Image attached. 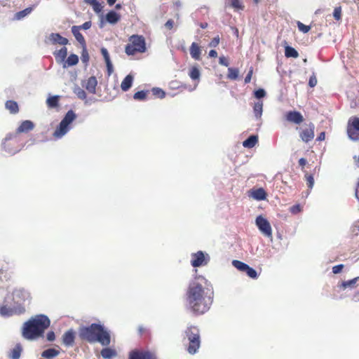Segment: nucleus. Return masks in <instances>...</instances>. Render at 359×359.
<instances>
[{
	"mask_svg": "<svg viewBox=\"0 0 359 359\" xmlns=\"http://www.w3.org/2000/svg\"><path fill=\"white\" fill-rule=\"evenodd\" d=\"M207 280L198 276L191 281L185 293L187 309L198 316L209 311L213 302V292L206 287Z\"/></svg>",
	"mask_w": 359,
	"mask_h": 359,
	"instance_id": "1",
	"label": "nucleus"
},
{
	"mask_svg": "<svg viewBox=\"0 0 359 359\" xmlns=\"http://www.w3.org/2000/svg\"><path fill=\"white\" fill-rule=\"evenodd\" d=\"M79 335L81 339L90 344L100 343L102 346H107L111 343L110 334L104 327L97 323H92L89 326L80 327Z\"/></svg>",
	"mask_w": 359,
	"mask_h": 359,
	"instance_id": "2",
	"label": "nucleus"
},
{
	"mask_svg": "<svg viewBox=\"0 0 359 359\" xmlns=\"http://www.w3.org/2000/svg\"><path fill=\"white\" fill-rule=\"evenodd\" d=\"M50 324V321L46 316L36 315L24 323L22 335L27 339L38 338L43 335Z\"/></svg>",
	"mask_w": 359,
	"mask_h": 359,
	"instance_id": "3",
	"label": "nucleus"
},
{
	"mask_svg": "<svg viewBox=\"0 0 359 359\" xmlns=\"http://www.w3.org/2000/svg\"><path fill=\"white\" fill-rule=\"evenodd\" d=\"M185 337L188 340L187 351L190 354H195L201 346V337L199 329L194 325H190L184 331Z\"/></svg>",
	"mask_w": 359,
	"mask_h": 359,
	"instance_id": "4",
	"label": "nucleus"
},
{
	"mask_svg": "<svg viewBox=\"0 0 359 359\" xmlns=\"http://www.w3.org/2000/svg\"><path fill=\"white\" fill-rule=\"evenodd\" d=\"M128 43L125 47L128 55L143 53L147 50L145 39L142 35L133 34L128 39Z\"/></svg>",
	"mask_w": 359,
	"mask_h": 359,
	"instance_id": "5",
	"label": "nucleus"
},
{
	"mask_svg": "<svg viewBox=\"0 0 359 359\" xmlns=\"http://www.w3.org/2000/svg\"><path fill=\"white\" fill-rule=\"evenodd\" d=\"M76 115L73 110H69L59 126L55 130L53 136L55 139L62 137L70 129L69 125L76 119Z\"/></svg>",
	"mask_w": 359,
	"mask_h": 359,
	"instance_id": "6",
	"label": "nucleus"
},
{
	"mask_svg": "<svg viewBox=\"0 0 359 359\" xmlns=\"http://www.w3.org/2000/svg\"><path fill=\"white\" fill-rule=\"evenodd\" d=\"M314 130L315 126L311 121L304 122L301 126L296 127V130H297L300 139L306 143L311 141L314 138Z\"/></svg>",
	"mask_w": 359,
	"mask_h": 359,
	"instance_id": "7",
	"label": "nucleus"
},
{
	"mask_svg": "<svg viewBox=\"0 0 359 359\" xmlns=\"http://www.w3.org/2000/svg\"><path fill=\"white\" fill-rule=\"evenodd\" d=\"M2 146L9 154H15L20 149V140L17 134H8L4 139Z\"/></svg>",
	"mask_w": 359,
	"mask_h": 359,
	"instance_id": "8",
	"label": "nucleus"
},
{
	"mask_svg": "<svg viewBox=\"0 0 359 359\" xmlns=\"http://www.w3.org/2000/svg\"><path fill=\"white\" fill-rule=\"evenodd\" d=\"M347 135L350 140L359 141V118L351 117L347 124Z\"/></svg>",
	"mask_w": 359,
	"mask_h": 359,
	"instance_id": "9",
	"label": "nucleus"
},
{
	"mask_svg": "<svg viewBox=\"0 0 359 359\" xmlns=\"http://www.w3.org/2000/svg\"><path fill=\"white\" fill-rule=\"evenodd\" d=\"M255 224L263 235L268 238L272 237V229L269 222L262 215L256 217Z\"/></svg>",
	"mask_w": 359,
	"mask_h": 359,
	"instance_id": "10",
	"label": "nucleus"
},
{
	"mask_svg": "<svg viewBox=\"0 0 359 359\" xmlns=\"http://www.w3.org/2000/svg\"><path fill=\"white\" fill-rule=\"evenodd\" d=\"M210 261L208 254H205L203 251H198L191 255V264L194 267H200L205 266Z\"/></svg>",
	"mask_w": 359,
	"mask_h": 359,
	"instance_id": "11",
	"label": "nucleus"
},
{
	"mask_svg": "<svg viewBox=\"0 0 359 359\" xmlns=\"http://www.w3.org/2000/svg\"><path fill=\"white\" fill-rule=\"evenodd\" d=\"M128 359H157V357L149 351L134 350L130 352Z\"/></svg>",
	"mask_w": 359,
	"mask_h": 359,
	"instance_id": "12",
	"label": "nucleus"
},
{
	"mask_svg": "<svg viewBox=\"0 0 359 359\" xmlns=\"http://www.w3.org/2000/svg\"><path fill=\"white\" fill-rule=\"evenodd\" d=\"M76 338V332L73 330L70 329L65 332L62 337V343L67 347L73 346Z\"/></svg>",
	"mask_w": 359,
	"mask_h": 359,
	"instance_id": "13",
	"label": "nucleus"
},
{
	"mask_svg": "<svg viewBox=\"0 0 359 359\" xmlns=\"http://www.w3.org/2000/svg\"><path fill=\"white\" fill-rule=\"evenodd\" d=\"M49 40L52 44H59L65 46L69 43L67 38L62 36L58 33H51L49 36Z\"/></svg>",
	"mask_w": 359,
	"mask_h": 359,
	"instance_id": "14",
	"label": "nucleus"
},
{
	"mask_svg": "<svg viewBox=\"0 0 359 359\" xmlns=\"http://www.w3.org/2000/svg\"><path fill=\"white\" fill-rule=\"evenodd\" d=\"M34 128V123L29 120H26L21 123V124L16 129V133L15 134H17L18 135V134L22 133H28L32 130Z\"/></svg>",
	"mask_w": 359,
	"mask_h": 359,
	"instance_id": "15",
	"label": "nucleus"
},
{
	"mask_svg": "<svg viewBox=\"0 0 359 359\" xmlns=\"http://www.w3.org/2000/svg\"><path fill=\"white\" fill-rule=\"evenodd\" d=\"M189 52L191 57L195 60H201V47L196 42H193L189 48Z\"/></svg>",
	"mask_w": 359,
	"mask_h": 359,
	"instance_id": "16",
	"label": "nucleus"
},
{
	"mask_svg": "<svg viewBox=\"0 0 359 359\" xmlns=\"http://www.w3.org/2000/svg\"><path fill=\"white\" fill-rule=\"evenodd\" d=\"M97 81L95 76L89 77L85 82L83 86L90 93H95Z\"/></svg>",
	"mask_w": 359,
	"mask_h": 359,
	"instance_id": "17",
	"label": "nucleus"
},
{
	"mask_svg": "<svg viewBox=\"0 0 359 359\" xmlns=\"http://www.w3.org/2000/svg\"><path fill=\"white\" fill-rule=\"evenodd\" d=\"M80 30L81 27L74 25L72 27V32L74 36L75 39L82 46L83 48H85L86 46V40L82 34L80 32Z\"/></svg>",
	"mask_w": 359,
	"mask_h": 359,
	"instance_id": "18",
	"label": "nucleus"
},
{
	"mask_svg": "<svg viewBox=\"0 0 359 359\" xmlns=\"http://www.w3.org/2000/svg\"><path fill=\"white\" fill-rule=\"evenodd\" d=\"M250 196L257 201H262L266 199V193L263 188H259L256 189H252L250 191Z\"/></svg>",
	"mask_w": 359,
	"mask_h": 359,
	"instance_id": "19",
	"label": "nucleus"
},
{
	"mask_svg": "<svg viewBox=\"0 0 359 359\" xmlns=\"http://www.w3.org/2000/svg\"><path fill=\"white\" fill-rule=\"evenodd\" d=\"M53 55L55 56L57 62L64 63L67 55V48L64 46L60 50H55L53 53Z\"/></svg>",
	"mask_w": 359,
	"mask_h": 359,
	"instance_id": "20",
	"label": "nucleus"
},
{
	"mask_svg": "<svg viewBox=\"0 0 359 359\" xmlns=\"http://www.w3.org/2000/svg\"><path fill=\"white\" fill-rule=\"evenodd\" d=\"M101 53L104 59L105 62H106L108 73H109V74H111V73L113 71V66H112V64H111V60L109 57V53L105 48H102Z\"/></svg>",
	"mask_w": 359,
	"mask_h": 359,
	"instance_id": "21",
	"label": "nucleus"
},
{
	"mask_svg": "<svg viewBox=\"0 0 359 359\" xmlns=\"http://www.w3.org/2000/svg\"><path fill=\"white\" fill-rule=\"evenodd\" d=\"M5 107L11 114H15L19 112V106L17 102L14 100H8L5 103Z\"/></svg>",
	"mask_w": 359,
	"mask_h": 359,
	"instance_id": "22",
	"label": "nucleus"
},
{
	"mask_svg": "<svg viewBox=\"0 0 359 359\" xmlns=\"http://www.w3.org/2000/svg\"><path fill=\"white\" fill-rule=\"evenodd\" d=\"M133 76L130 74L127 75L121 84V88L123 91L128 90L133 84Z\"/></svg>",
	"mask_w": 359,
	"mask_h": 359,
	"instance_id": "23",
	"label": "nucleus"
},
{
	"mask_svg": "<svg viewBox=\"0 0 359 359\" xmlns=\"http://www.w3.org/2000/svg\"><path fill=\"white\" fill-rule=\"evenodd\" d=\"M359 281V276L352 280L342 282L339 287L341 289H346L347 287L354 288L357 287V283Z\"/></svg>",
	"mask_w": 359,
	"mask_h": 359,
	"instance_id": "24",
	"label": "nucleus"
},
{
	"mask_svg": "<svg viewBox=\"0 0 359 359\" xmlns=\"http://www.w3.org/2000/svg\"><path fill=\"white\" fill-rule=\"evenodd\" d=\"M79 62V57L76 54H70L63 64V67L74 66Z\"/></svg>",
	"mask_w": 359,
	"mask_h": 359,
	"instance_id": "25",
	"label": "nucleus"
},
{
	"mask_svg": "<svg viewBox=\"0 0 359 359\" xmlns=\"http://www.w3.org/2000/svg\"><path fill=\"white\" fill-rule=\"evenodd\" d=\"M59 102H60V96L59 95L50 96L46 100V104L48 108L53 109V108L57 107L59 106Z\"/></svg>",
	"mask_w": 359,
	"mask_h": 359,
	"instance_id": "26",
	"label": "nucleus"
},
{
	"mask_svg": "<svg viewBox=\"0 0 359 359\" xmlns=\"http://www.w3.org/2000/svg\"><path fill=\"white\" fill-rule=\"evenodd\" d=\"M258 142V137L257 135H251L243 142V146L245 148L254 147Z\"/></svg>",
	"mask_w": 359,
	"mask_h": 359,
	"instance_id": "27",
	"label": "nucleus"
},
{
	"mask_svg": "<svg viewBox=\"0 0 359 359\" xmlns=\"http://www.w3.org/2000/svg\"><path fill=\"white\" fill-rule=\"evenodd\" d=\"M106 20L110 24H115L120 20V15L116 12L111 11L106 15Z\"/></svg>",
	"mask_w": 359,
	"mask_h": 359,
	"instance_id": "28",
	"label": "nucleus"
},
{
	"mask_svg": "<svg viewBox=\"0 0 359 359\" xmlns=\"http://www.w3.org/2000/svg\"><path fill=\"white\" fill-rule=\"evenodd\" d=\"M22 346L18 344L10 352L9 358L11 359H19L22 352Z\"/></svg>",
	"mask_w": 359,
	"mask_h": 359,
	"instance_id": "29",
	"label": "nucleus"
},
{
	"mask_svg": "<svg viewBox=\"0 0 359 359\" xmlns=\"http://www.w3.org/2000/svg\"><path fill=\"white\" fill-rule=\"evenodd\" d=\"M116 351L110 348H104L101 351V355L105 359H111L116 355Z\"/></svg>",
	"mask_w": 359,
	"mask_h": 359,
	"instance_id": "30",
	"label": "nucleus"
},
{
	"mask_svg": "<svg viewBox=\"0 0 359 359\" xmlns=\"http://www.w3.org/2000/svg\"><path fill=\"white\" fill-rule=\"evenodd\" d=\"M253 111L256 118H260L263 111V102L258 101L255 102L253 107Z\"/></svg>",
	"mask_w": 359,
	"mask_h": 359,
	"instance_id": "31",
	"label": "nucleus"
},
{
	"mask_svg": "<svg viewBox=\"0 0 359 359\" xmlns=\"http://www.w3.org/2000/svg\"><path fill=\"white\" fill-rule=\"evenodd\" d=\"M84 2L90 5L93 11L97 13H100L102 9V4L97 0H84Z\"/></svg>",
	"mask_w": 359,
	"mask_h": 359,
	"instance_id": "32",
	"label": "nucleus"
},
{
	"mask_svg": "<svg viewBox=\"0 0 359 359\" xmlns=\"http://www.w3.org/2000/svg\"><path fill=\"white\" fill-rule=\"evenodd\" d=\"M305 121L304 116L299 111H293V123L301 126Z\"/></svg>",
	"mask_w": 359,
	"mask_h": 359,
	"instance_id": "33",
	"label": "nucleus"
},
{
	"mask_svg": "<svg viewBox=\"0 0 359 359\" xmlns=\"http://www.w3.org/2000/svg\"><path fill=\"white\" fill-rule=\"evenodd\" d=\"M189 76L190 78L194 80H199L201 76V72L197 67H191L189 69Z\"/></svg>",
	"mask_w": 359,
	"mask_h": 359,
	"instance_id": "34",
	"label": "nucleus"
},
{
	"mask_svg": "<svg viewBox=\"0 0 359 359\" xmlns=\"http://www.w3.org/2000/svg\"><path fill=\"white\" fill-rule=\"evenodd\" d=\"M59 354V351L55 348H48L43 351L41 355L43 358H50L57 356Z\"/></svg>",
	"mask_w": 359,
	"mask_h": 359,
	"instance_id": "35",
	"label": "nucleus"
},
{
	"mask_svg": "<svg viewBox=\"0 0 359 359\" xmlns=\"http://www.w3.org/2000/svg\"><path fill=\"white\" fill-rule=\"evenodd\" d=\"M232 264L235 268L242 272H245L247 268L248 267L247 264L239 260H233L232 262Z\"/></svg>",
	"mask_w": 359,
	"mask_h": 359,
	"instance_id": "36",
	"label": "nucleus"
},
{
	"mask_svg": "<svg viewBox=\"0 0 359 359\" xmlns=\"http://www.w3.org/2000/svg\"><path fill=\"white\" fill-rule=\"evenodd\" d=\"M148 93H149L148 90H147V91L140 90V91L136 92L133 95V98H134V100H139V101L145 100L147 99Z\"/></svg>",
	"mask_w": 359,
	"mask_h": 359,
	"instance_id": "37",
	"label": "nucleus"
},
{
	"mask_svg": "<svg viewBox=\"0 0 359 359\" xmlns=\"http://www.w3.org/2000/svg\"><path fill=\"white\" fill-rule=\"evenodd\" d=\"M238 69L236 68L229 67L228 69L227 78L231 80H236L238 77Z\"/></svg>",
	"mask_w": 359,
	"mask_h": 359,
	"instance_id": "38",
	"label": "nucleus"
},
{
	"mask_svg": "<svg viewBox=\"0 0 359 359\" xmlns=\"http://www.w3.org/2000/svg\"><path fill=\"white\" fill-rule=\"evenodd\" d=\"M151 92L153 95L161 99L165 96V93L160 88H153Z\"/></svg>",
	"mask_w": 359,
	"mask_h": 359,
	"instance_id": "39",
	"label": "nucleus"
},
{
	"mask_svg": "<svg viewBox=\"0 0 359 359\" xmlns=\"http://www.w3.org/2000/svg\"><path fill=\"white\" fill-rule=\"evenodd\" d=\"M32 8L29 7V8L24 9L23 11L18 12L16 13L17 19L20 20V19L25 17L27 15L29 14L32 12Z\"/></svg>",
	"mask_w": 359,
	"mask_h": 359,
	"instance_id": "40",
	"label": "nucleus"
},
{
	"mask_svg": "<svg viewBox=\"0 0 359 359\" xmlns=\"http://www.w3.org/2000/svg\"><path fill=\"white\" fill-rule=\"evenodd\" d=\"M297 25L299 30L302 33H307L310 31L311 27L309 25H306L301 22L300 21L297 22Z\"/></svg>",
	"mask_w": 359,
	"mask_h": 359,
	"instance_id": "41",
	"label": "nucleus"
},
{
	"mask_svg": "<svg viewBox=\"0 0 359 359\" xmlns=\"http://www.w3.org/2000/svg\"><path fill=\"white\" fill-rule=\"evenodd\" d=\"M245 273L251 278L255 279L257 278V271L250 266H248Z\"/></svg>",
	"mask_w": 359,
	"mask_h": 359,
	"instance_id": "42",
	"label": "nucleus"
},
{
	"mask_svg": "<svg viewBox=\"0 0 359 359\" xmlns=\"http://www.w3.org/2000/svg\"><path fill=\"white\" fill-rule=\"evenodd\" d=\"M74 93L76 94L77 97L81 100H85L86 98V92L80 88H76Z\"/></svg>",
	"mask_w": 359,
	"mask_h": 359,
	"instance_id": "43",
	"label": "nucleus"
},
{
	"mask_svg": "<svg viewBox=\"0 0 359 359\" xmlns=\"http://www.w3.org/2000/svg\"><path fill=\"white\" fill-rule=\"evenodd\" d=\"M341 7H336L333 12V16L335 20H339L341 19Z\"/></svg>",
	"mask_w": 359,
	"mask_h": 359,
	"instance_id": "44",
	"label": "nucleus"
},
{
	"mask_svg": "<svg viewBox=\"0 0 359 359\" xmlns=\"http://www.w3.org/2000/svg\"><path fill=\"white\" fill-rule=\"evenodd\" d=\"M0 313L2 316H9L11 314V310L6 306H3L0 307Z\"/></svg>",
	"mask_w": 359,
	"mask_h": 359,
	"instance_id": "45",
	"label": "nucleus"
},
{
	"mask_svg": "<svg viewBox=\"0 0 359 359\" xmlns=\"http://www.w3.org/2000/svg\"><path fill=\"white\" fill-rule=\"evenodd\" d=\"M266 95V92L264 89L259 88L255 91V96L258 98H262Z\"/></svg>",
	"mask_w": 359,
	"mask_h": 359,
	"instance_id": "46",
	"label": "nucleus"
},
{
	"mask_svg": "<svg viewBox=\"0 0 359 359\" xmlns=\"http://www.w3.org/2000/svg\"><path fill=\"white\" fill-rule=\"evenodd\" d=\"M231 5L232 7L237 9H242L243 6L241 0H231Z\"/></svg>",
	"mask_w": 359,
	"mask_h": 359,
	"instance_id": "47",
	"label": "nucleus"
},
{
	"mask_svg": "<svg viewBox=\"0 0 359 359\" xmlns=\"http://www.w3.org/2000/svg\"><path fill=\"white\" fill-rule=\"evenodd\" d=\"M219 41H220V38L219 36H217L214 37L212 39V41L210 42L209 46L215 48L219 45Z\"/></svg>",
	"mask_w": 359,
	"mask_h": 359,
	"instance_id": "48",
	"label": "nucleus"
},
{
	"mask_svg": "<svg viewBox=\"0 0 359 359\" xmlns=\"http://www.w3.org/2000/svg\"><path fill=\"white\" fill-rule=\"evenodd\" d=\"M317 84V79L315 74H313L312 76H310L309 81V86L311 88H313Z\"/></svg>",
	"mask_w": 359,
	"mask_h": 359,
	"instance_id": "49",
	"label": "nucleus"
},
{
	"mask_svg": "<svg viewBox=\"0 0 359 359\" xmlns=\"http://www.w3.org/2000/svg\"><path fill=\"white\" fill-rule=\"evenodd\" d=\"M81 60L83 62H87L89 60V55L86 47L83 48Z\"/></svg>",
	"mask_w": 359,
	"mask_h": 359,
	"instance_id": "50",
	"label": "nucleus"
},
{
	"mask_svg": "<svg viewBox=\"0 0 359 359\" xmlns=\"http://www.w3.org/2000/svg\"><path fill=\"white\" fill-rule=\"evenodd\" d=\"M344 268V264H338L332 267V272L334 274L339 273Z\"/></svg>",
	"mask_w": 359,
	"mask_h": 359,
	"instance_id": "51",
	"label": "nucleus"
},
{
	"mask_svg": "<svg viewBox=\"0 0 359 359\" xmlns=\"http://www.w3.org/2000/svg\"><path fill=\"white\" fill-rule=\"evenodd\" d=\"M252 74H253V69H252V67H251L250 69L248 74L246 75V76L245 78V83H250L251 81Z\"/></svg>",
	"mask_w": 359,
	"mask_h": 359,
	"instance_id": "52",
	"label": "nucleus"
},
{
	"mask_svg": "<svg viewBox=\"0 0 359 359\" xmlns=\"http://www.w3.org/2000/svg\"><path fill=\"white\" fill-rule=\"evenodd\" d=\"M219 62L220 65L227 67L229 66V61L224 56H221L219 60Z\"/></svg>",
	"mask_w": 359,
	"mask_h": 359,
	"instance_id": "53",
	"label": "nucleus"
},
{
	"mask_svg": "<svg viewBox=\"0 0 359 359\" xmlns=\"http://www.w3.org/2000/svg\"><path fill=\"white\" fill-rule=\"evenodd\" d=\"M307 164H308V162L305 158H302L299 159V167L302 168V170H304L305 168V167L307 165Z\"/></svg>",
	"mask_w": 359,
	"mask_h": 359,
	"instance_id": "54",
	"label": "nucleus"
},
{
	"mask_svg": "<svg viewBox=\"0 0 359 359\" xmlns=\"http://www.w3.org/2000/svg\"><path fill=\"white\" fill-rule=\"evenodd\" d=\"M173 26H174V21L171 19L168 20L165 24V27L168 29H172L173 28Z\"/></svg>",
	"mask_w": 359,
	"mask_h": 359,
	"instance_id": "55",
	"label": "nucleus"
},
{
	"mask_svg": "<svg viewBox=\"0 0 359 359\" xmlns=\"http://www.w3.org/2000/svg\"><path fill=\"white\" fill-rule=\"evenodd\" d=\"M55 335L54 332L50 331L47 333V339L50 341H53L55 340Z\"/></svg>",
	"mask_w": 359,
	"mask_h": 359,
	"instance_id": "56",
	"label": "nucleus"
},
{
	"mask_svg": "<svg viewBox=\"0 0 359 359\" xmlns=\"http://www.w3.org/2000/svg\"><path fill=\"white\" fill-rule=\"evenodd\" d=\"M285 56L287 57H292V47L291 46H287L285 47Z\"/></svg>",
	"mask_w": 359,
	"mask_h": 359,
	"instance_id": "57",
	"label": "nucleus"
},
{
	"mask_svg": "<svg viewBox=\"0 0 359 359\" xmlns=\"http://www.w3.org/2000/svg\"><path fill=\"white\" fill-rule=\"evenodd\" d=\"M79 27H81V29H88L91 27V22L90 21L86 22L82 25H80Z\"/></svg>",
	"mask_w": 359,
	"mask_h": 359,
	"instance_id": "58",
	"label": "nucleus"
},
{
	"mask_svg": "<svg viewBox=\"0 0 359 359\" xmlns=\"http://www.w3.org/2000/svg\"><path fill=\"white\" fill-rule=\"evenodd\" d=\"M302 210V206L299 204L293 205V214L299 212Z\"/></svg>",
	"mask_w": 359,
	"mask_h": 359,
	"instance_id": "59",
	"label": "nucleus"
},
{
	"mask_svg": "<svg viewBox=\"0 0 359 359\" xmlns=\"http://www.w3.org/2000/svg\"><path fill=\"white\" fill-rule=\"evenodd\" d=\"M284 119L290 122L292 121V111H289L285 114Z\"/></svg>",
	"mask_w": 359,
	"mask_h": 359,
	"instance_id": "60",
	"label": "nucleus"
},
{
	"mask_svg": "<svg viewBox=\"0 0 359 359\" xmlns=\"http://www.w3.org/2000/svg\"><path fill=\"white\" fill-rule=\"evenodd\" d=\"M138 332H139V334L142 336L144 335V334H146L147 332V330L142 327V326H140L139 328H138Z\"/></svg>",
	"mask_w": 359,
	"mask_h": 359,
	"instance_id": "61",
	"label": "nucleus"
},
{
	"mask_svg": "<svg viewBox=\"0 0 359 359\" xmlns=\"http://www.w3.org/2000/svg\"><path fill=\"white\" fill-rule=\"evenodd\" d=\"M209 56L210 57H217V52L215 50H210L209 51Z\"/></svg>",
	"mask_w": 359,
	"mask_h": 359,
	"instance_id": "62",
	"label": "nucleus"
},
{
	"mask_svg": "<svg viewBox=\"0 0 359 359\" xmlns=\"http://www.w3.org/2000/svg\"><path fill=\"white\" fill-rule=\"evenodd\" d=\"M325 138V132H322L319 134V135L317 137L318 141H323Z\"/></svg>",
	"mask_w": 359,
	"mask_h": 359,
	"instance_id": "63",
	"label": "nucleus"
},
{
	"mask_svg": "<svg viewBox=\"0 0 359 359\" xmlns=\"http://www.w3.org/2000/svg\"><path fill=\"white\" fill-rule=\"evenodd\" d=\"M353 159H354L355 165L357 167H359V155L358 156H353Z\"/></svg>",
	"mask_w": 359,
	"mask_h": 359,
	"instance_id": "64",
	"label": "nucleus"
}]
</instances>
